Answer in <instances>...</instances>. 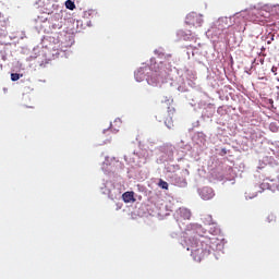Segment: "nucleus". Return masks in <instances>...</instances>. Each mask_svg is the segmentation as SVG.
<instances>
[{"mask_svg": "<svg viewBox=\"0 0 279 279\" xmlns=\"http://www.w3.org/2000/svg\"><path fill=\"white\" fill-rule=\"evenodd\" d=\"M163 106L167 107V111L163 116L165 124L167 125V128L171 129L173 128V117H175V107H173V101L171 100H166L163 102Z\"/></svg>", "mask_w": 279, "mask_h": 279, "instance_id": "nucleus-1", "label": "nucleus"}, {"mask_svg": "<svg viewBox=\"0 0 279 279\" xmlns=\"http://www.w3.org/2000/svg\"><path fill=\"white\" fill-rule=\"evenodd\" d=\"M185 23L191 27H202L204 24V19L202 17V14L192 12L186 15Z\"/></svg>", "mask_w": 279, "mask_h": 279, "instance_id": "nucleus-2", "label": "nucleus"}, {"mask_svg": "<svg viewBox=\"0 0 279 279\" xmlns=\"http://www.w3.org/2000/svg\"><path fill=\"white\" fill-rule=\"evenodd\" d=\"M201 197L205 201L213 199L215 197V191L211 187H203L201 190Z\"/></svg>", "mask_w": 279, "mask_h": 279, "instance_id": "nucleus-3", "label": "nucleus"}, {"mask_svg": "<svg viewBox=\"0 0 279 279\" xmlns=\"http://www.w3.org/2000/svg\"><path fill=\"white\" fill-rule=\"evenodd\" d=\"M174 183L177 186H181V187H184L186 186V177H184V174H181V175H178L175 174L174 177Z\"/></svg>", "mask_w": 279, "mask_h": 279, "instance_id": "nucleus-4", "label": "nucleus"}, {"mask_svg": "<svg viewBox=\"0 0 279 279\" xmlns=\"http://www.w3.org/2000/svg\"><path fill=\"white\" fill-rule=\"evenodd\" d=\"M271 183L264 182L262 183V186H265L267 184V189L269 191L276 192L279 191V182L278 181H270Z\"/></svg>", "mask_w": 279, "mask_h": 279, "instance_id": "nucleus-5", "label": "nucleus"}, {"mask_svg": "<svg viewBox=\"0 0 279 279\" xmlns=\"http://www.w3.org/2000/svg\"><path fill=\"white\" fill-rule=\"evenodd\" d=\"M122 199L125 202V204H130V202H136V198H134V192H125L122 195Z\"/></svg>", "mask_w": 279, "mask_h": 279, "instance_id": "nucleus-6", "label": "nucleus"}, {"mask_svg": "<svg viewBox=\"0 0 279 279\" xmlns=\"http://www.w3.org/2000/svg\"><path fill=\"white\" fill-rule=\"evenodd\" d=\"M179 214L182 219H191L192 217L191 211L186 208H179Z\"/></svg>", "mask_w": 279, "mask_h": 279, "instance_id": "nucleus-7", "label": "nucleus"}, {"mask_svg": "<svg viewBox=\"0 0 279 279\" xmlns=\"http://www.w3.org/2000/svg\"><path fill=\"white\" fill-rule=\"evenodd\" d=\"M158 186L165 191H169V183L162 179L159 180Z\"/></svg>", "mask_w": 279, "mask_h": 279, "instance_id": "nucleus-8", "label": "nucleus"}, {"mask_svg": "<svg viewBox=\"0 0 279 279\" xmlns=\"http://www.w3.org/2000/svg\"><path fill=\"white\" fill-rule=\"evenodd\" d=\"M65 8L68 10H75V2H73V0H66L65 1Z\"/></svg>", "mask_w": 279, "mask_h": 279, "instance_id": "nucleus-9", "label": "nucleus"}, {"mask_svg": "<svg viewBox=\"0 0 279 279\" xmlns=\"http://www.w3.org/2000/svg\"><path fill=\"white\" fill-rule=\"evenodd\" d=\"M267 223H276V215L269 214L266 218Z\"/></svg>", "mask_w": 279, "mask_h": 279, "instance_id": "nucleus-10", "label": "nucleus"}, {"mask_svg": "<svg viewBox=\"0 0 279 279\" xmlns=\"http://www.w3.org/2000/svg\"><path fill=\"white\" fill-rule=\"evenodd\" d=\"M21 77H23V74H19V73L11 74L12 82H19V80H21Z\"/></svg>", "mask_w": 279, "mask_h": 279, "instance_id": "nucleus-11", "label": "nucleus"}, {"mask_svg": "<svg viewBox=\"0 0 279 279\" xmlns=\"http://www.w3.org/2000/svg\"><path fill=\"white\" fill-rule=\"evenodd\" d=\"M93 12H94L93 10L85 11L83 13L84 19H88L93 14Z\"/></svg>", "mask_w": 279, "mask_h": 279, "instance_id": "nucleus-12", "label": "nucleus"}, {"mask_svg": "<svg viewBox=\"0 0 279 279\" xmlns=\"http://www.w3.org/2000/svg\"><path fill=\"white\" fill-rule=\"evenodd\" d=\"M197 243H198L197 240H194V242H192L190 244V247H191L192 252L195 251V247H197Z\"/></svg>", "mask_w": 279, "mask_h": 279, "instance_id": "nucleus-13", "label": "nucleus"}, {"mask_svg": "<svg viewBox=\"0 0 279 279\" xmlns=\"http://www.w3.org/2000/svg\"><path fill=\"white\" fill-rule=\"evenodd\" d=\"M271 71L275 75H278V68L277 66H272Z\"/></svg>", "mask_w": 279, "mask_h": 279, "instance_id": "nucleus-14", "label": "nucleus"}, {"mask_svg": "<svg viewBox=\"0 0 279 279\" xmlns=\"http://www.w3.org/2000/svg\"><path fill=\"white\" fill-rule=\"evenodd\" d=\"M220 23H228V17H222L221 20H219Z\"/></svg>", "mask_w": 279, "mask_h": 279, "instance_id": "nucleus-15", "label": "nucleus"}]
</instances>
